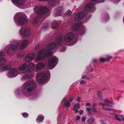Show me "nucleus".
<instances>
[{
	"instance_id": "obj_1",
	"label": "nucleus",
	"mask_w": 124,
	"mask_h": 124,
	"mask_svg": "<svg viewBox=\"0 0 124 124\" xmlns=\"http://www.w3.org/2000/svg\"><path fill=\"white\" fill-rule=\"evenodd\" d=\"M63 39V37L62 35H59L57 36L55 40L57 42L56 44L54 42L51 43L46 46L47 50L43 49L39 50L35 62H37L38 61L43 59L45 57H48L52 55V52L50 50L54 48L56 45L62 46L64 44Z\"/></svg>"
},
{
	"instance_id": "obj_2",
	"label": "nucleus",
	"mask_w": 124,
	"mask_h": 124,
	"mask_svg": "<svg viewBox=\"0 0 124 124\" xmlns=\"http://www.w3.org/2000/svg\"><path fill=\"white\" fill-rule=\"evenodd\" d=\"M36 84L34 80L31 79L25 82L22 85V89L27 90L28 93L25 91H23V95L26 97H29L31 95V93H29L31 92L35 87Z\"/></svg>"
},
{
	"instance_id": "obj_3",
	"label": "nucleus",
	"mask_w": 124,
	"mask_h": 124,
	"mask_svg": "<svg viewBox=\"0 0 124 124\" xmlns=\"http://www.w3.org/2000/svg\"><path fill=\"white\" fill-rule=\"evenodd\" d=\"M50 77V72L49 70H47L45 73H38L37 74L36 79L38 82L43 85L48 82Z\"/></svg>"
},
{
	"instance_id": "obj_4",
	"label": "nucleus",
	"mask_w": 124,
	"mask_h": 124,
	"mask_svg": "<svg viewBox=\"0 0 124 124\" xmlns=\"http://www.w3.org/2000/svg\"><path fill=\"white\" fill-rule=\"evenodd\" d=\"M14 20L19 25L25 24L27 23L26 16L25 14L23 12L16 13L14 16Z\"/></svg>"
},
{
	"instance_id": "obj_5",
	"label": "nucleus",
	"mask_w": 124,
	"mask_h": 124,
	"mask_svg": "<svg viewBox=\"0 0 124 124\" xmlns=\"http://www.w3.org/2000/svg\"><path fill=\"white\" fill-rule=\"evenodd\" d=\"M35 66V64L32 62L29 64L27 68L28 71L24 72L23 73L21 78L22 80L33 77L34 75L32 72L34 70Z\"/></svg>"
},
{
	"instance_id": "obj_6",
	"label": "nucleus",
	"mask_w": 124,
	"mask_h": 124,
	"mask_svg": "<svg viewBox=\"0 0 124 124\" xmlns=\"http://www.w3.org/2000/svg\"><path fill=\"white\" fill-rule=\"evenodd\" d=\"M19 46V42H14L7 46L5 48V50L7 51L8 54L11 55L15 53Z\"/></svg>"
},
{
	"instance_id": "obj_7",
	"label": "nucleus",
	"mask_w": 124,
	"mask_h": 124,
	"mask_svg": "<svg viewBox=\"0 0 124 124\" xmlns=\"http://www.w3.org/2000/svg\"><path fill=\"white\" fill-rule=\"evenodd\" d=\"M12 3L17 7L21 8H27L30 3L25 0H11Z\"/></svg>"
},
{
	"instance_id": "obj_8",
	"label": "nucleus",
	"mask_w": 124,
	"mask_h": 124,
	"mask_svg": "<svg viewBox=\"0 0 124 124\" xmlns=\"http://www.w3.org/2000/svg\"><path fill=\"white\" fill-rule=\"evenodd\" d=\"M82 25V23H75L73 25L71 28L73 30L76 31V33L78 35L79 34L81 35L84 34L85 31V29L84 27L81 29H79L80 27Z\"/></svg>"
},
{
	"instance_id": "obj_9",
	"label": "nucleus",
	"mask_w": 124,
	"mask_h": 124,
	"mask_svg": "<svg viewBox=\"0 0 124 124\" xmlns=\"http://www.w3.org/2000/svg\"><path fill=\"white\" fill-rule=\"evenodd\" d=\"M73 40L74 42L71 44L69 46L75 44L77 41V39L75 38V35L71 32H69L66 34L64 37V40L66 42H70Z\"/></svg>"
},
{
	"instance_id": "obj_10",
	"label": "nucleus",
	"mask_w": 124,
	"mask_h": 124,
	"mask_svg": "<svg viewBox=\"0 0 124 124\" xmlns=\"http://www.w3.org/2000/svg\"><path fill=\"white\" fill-rule=\"evenodd\" d=\"M19 33L22 37H28L31 35V31L29 27H21L19 31Z\"/></svg>"
},
{
	"instance_id": "obj_11",
	"label": "nucleus",
	"mask_w": 124,
	"mask_h": 124,
	"mask_svg": "<svg viewBox=\"0 0 124 124\" xmlns=\"http://www.w3.org/2000/svg\"><path fill=\"white\" fill-rule=\"evenodd\" d=\"M58 62V59L55 56L51 57L48 62V67L50 70L54 68Z\"/></svg>"
},
{
	"instance_id": "obj_12",
	"label": "nucleus",
	"mask_w": 124,
	"mask_h": 124,
	"mask_svg": "<svg viewBox=\"0 0 124 124\" xmlns=\"http://www.w3.org/2000/svg\"><path fill=\"white\" fill-rule=\"evenodd\" d=\"M34 10L37 12L38 15H40L44 14L49 11L48 9L45 7H41L39 8L38 6L35 7Z\"/></svg>"
},
{
	"instance_id": "obj_13",
	"label": "nucleus",
	"mask_w": 124,
	"mask_h": 124,
	"mask_svg": "<svg viewBox=\"0 0 124 124\" xmlns=\"http://www.w3.org/2000/svg\"><path fill=\"white\" fill-rule=\"evenodd\" d=\"M19 74L16 68H12L9 70L7 74V76L9 78L15 77Z\"/></svg>"
},
{
	"instance_id": "obj_14",
	"label": "nucleus",
	"mask_w": 124,
	"mask_h": 124,
	"mask_svg": "<svg viewBox=\"0 0 124 124\" xmlns=\"http://www.w3.org/2000/svg\"><path fill=\"white\" fill-rule=\"evenodd\" d=\"M104 101L105 102L101 103L100 104V105H102L103 106V109L104 110H111L112 109L110 108H111L112 107V103H110L108 100H105Z\"/></svg>"
},
{
	"instance_id": "obj_15",
	"label": "nucleus",
	"mask_w": 124,
	"mask_h": 124,
	"mask_svg": "<svg viewBox=\"0 0 124 124\" xmlns=\"http://www.w3.org/2000/svg\"><path fill=\"white\" fill-rule=\"evenodd\" d=\"M35 54L32 53H31L28 54L25 57V60L27 62L32 61L34 59Z\"/></svg>"
},
{
	"instance_id": "obj_16",
	"label": "nucleus",
	"mask_w": 124,
	"mask_h": 124,
	"mask_svg": "<svg viewBox=\"0 0 124 124\" xmlns=\"http://www.w3.org/2000/svg\"><path fill=\"white\" fill-rule=\"evenodd\" d=\"M85 13L84 11H82L78 14L75 16V19L76 21H78L83 18L85 16Z\"/></svg>"
},
{
	"instance_id": "obj_17",
	"label": "nucleus",
	"mask_w": 124,
	"mask_h": 124,
	"mask_svg": "<svg viewBox=\"0 0 124 124\" xmlns=\"http://www.w3.org/2000/svg\"><path fill=\"white\" fill-rule=\"evenodd\" d=\"M30 19L32 23L35 24L37 23L39 20L38 15L36 14H32L31 16Z\"/></svg>"
},
{
	"instance_id": "obj_18",
	"label": "nucleus",
	"mask_w": 124,
	"mask_h": 124,
	"mask_svg": "<svg viewBox=\"0 0 124 124\" xmlns=\"http://www.w3.org/2000/svg\"><path fill=\"white\" fill-rule=\"evenodd\" d=\"M84 9L87 11H89L91 10L92 12H93L95 9V8L94 4L89 3L85 7Z\"/></svg>"
},
{
	"instance_id": "obj_19",
	"label": "nucleus",
	"mask_w": 124,
	"mask_h": 124,
	"mask_svg": "<svg viewBox=\"0 0 124 124\" xmlns=\"http://www.w3.org/2000/svg\"><path fill=\"white\" fill-rule=\"evenodd\" d=\"M45 66V65L42 62H39L36 65L35 67L36 71L37 72L38 71L41 70L43 69Z\"/></svg>"
},
{
	"instance_id": "obj_20",
	"label": "nucleus",
	"mask_w": 124,
	"mask_h": 124,
	"mask_svg": "<svg viewBox=\"0 0 124 124\" xmlns=\"http://www.w3.org/2000/svg\"><path fill=\"white\" fill-rule=\"evenodd\" d=\"M28 41L27 40H23L20 45V48L23 49L25 48L28 45Z\"/></svg>"
},
{
	"instance_id": "obj_21",
	"label": "nucleus",
	"mask_w": 124,
	"mask_h": 124,
	"mask_svg": "<svg viewBox=\"0 0 124 124\" xmlns=\"http://www.w3.org/2000/svg\"><path fill=\"white\" fill-rule=\"evenodd\" d=\"M27 64L26 63H24L22 64L18 68V70L20 71H23L25 70L27 68Z\"/></svg>"
},
{
	"instance_id": "obj_22",
	"label": "nucleus",
	"mask_w": 124,
	"mask_h": 124,
	"mask_svg": "<svg viewBox=\"0 0 124 124\" xmlns=\"http://www.w3.org/2000/svg\"><path fill=\"white\" fill-rule=\"evenodd\" d=\"M73 100L74 99L72 98L69 99L67 101L65 102L64 104V107H69L70 105V102L73 101Z\"/></svg>"
},
{
	"instance_id": "obj_23",
	"label": "nucleus",
	"mask_w": 124,
	"mask_h": 124,
	"mask_svg": "<svg viewBox=\"0 0 124 124\" xmlns=\"http://www.w3.org/2000/svg\"><path fill=\"white\" fill-rule=\"evenodd\" d=\"M112 58V56H109L107 55L106 57V58L105 59L103 58H101L100 59V61L101 62H103L105 61H108L110 60V59Z\"/></svg>"
},
{
	"instance_id": "obj_24",
	"label": "nucleus",
	"mask_w": 124,
	"mask_h": 124,
	"mask_svg": "<svg viewBox=\"0 0 124 124\" xmlns=\"http://www.w3.org/2000/svg\"><path fill=\"white\" fill-rule=\"evenodd\" d=\"M44 119V117L43 116H38L36 119V122L38 123L42 122Z\"/></svg>"
},
{
	"instance_id": "obj_25",
	"label": "nucleus",
	"mask_w": 124,
	"mask_h": 124,
	"mask_svg": "<svg viewBox=\"0 0 124 124\" xmlns=\"http://www.w3.org/2000/svg\"><path fill=\"white\" fill-rule=\"evenodd\" d=\"M6 62V60L5 58H0V66L5 64Z\"/></svg>"
},
{
	"instance_id": "obj_26",
	"label": "nucleus",
	"mask_w": 124,
	"mask_h": 124,
	"mask_svg": "<svg viewBox=\"0 0 124 124\" xmlns=\"http://www.w3.org/2000/svg\"><path fill=\"white\" fill-rule=\"evenodd\" d=\"M95 121V119L94 118L91 117L88 120L87 122L89 124H92L94 123Z\"/></svg>"
},
{
	"instance_id": "obj_27",
	"label": "nucleus",
	"mask_w": 124,
	"mask_h": 124,
	"mask_svg": "<svg viewBox=\"0 0 124 124\" xmlns=\"http://www.w3.org/2000/svg\"><path fill=\"white\" fill-rule=\"evenodd\" d=\"M49 4L51 6H55L57 4L58 2L54 1V0H52L49 2Z\"/></svg>"
},
{
	"instance_id": "obj_28",
	"label": "nucleus",
	"mask_w": 124,
	"mask_h": 124,
	"mask_svg": "<svg viewBox=\"0 0 124 124\" xmlns=\"http://www.w3.org/2000/svg\"><path fill=\"white\" fill-rule=\"evenodd\" d=\"M51 26L52 28L56 29L58 27V24L56 23V22H54L53 23Z\"/></svg>"
},
{
	"instance_id": "obj_29",
	"label": "nucleus",
	"mask_w": 124,
	"mask_h": 124,
	"mask_svg": "<svg viewBox=\"0 0 124 124\" xmlns=\"http://www.w3.org/2000/svg\"><path fill=\"white\" fill-rule=\"evenodd\" d=\"M115 116L116 119L120 121H121V119L119 118L120 117H121L123 121H124V117H123L122 116H118L117 115H116Z\"/></svg>"
},
{
	"instance_id": "obj_30",
	"label": "nucleus",
	"mask_w": 124,
	"mask_h": 124,
	"mask_svg": "<svg viewBox=\"0 0 124 124\" xmlns=\"http://www.w3.org/2000/svg\"><path fill=\"white\" fill-rule=\"evenodd\" d=\"M101 91H98V95L99 98L100 100L102 99V97L101 95Z\"/></svg>"
},
{
	"instance_id": "obj_31",
	"label": "nucleus",
	"mask_w": 124,
	"mask_h": 124,
	"mask_svg": "<svg viewBox=\"0 0 124 124\" xmlns=\"http://www.w3.org/2000/svg\"><path fill=\"white\" fill-rule=\"evenodd\" d=\"M92 1L96 2L97 3H100L104 2L105 0H91Z\"/></svg>"
},
{
	"instance_id": "obj_32",
	"label": "nucleus",
	"mask_w": 124,
	"mask_h": 124,
	"mask_svg": "<svg viewBox=\"0 0 124 124\" xmlns=\"http://www.w3.org/2000/svg\"><path fill=\"white\" fill-rule=\"evenodd\" d=\"M63 11L62 8V7L58 8L56 10V12L57 13H61Z\"/></svg>"
},
{
	"instance_id": "obj_33",
	"label": "nucleus",
	"mask_w": 124,
	"mask_h": 124,
	"mask_svg": "<svg viewBox=\"0 0 124 124\" xmlns=\"http://www.w3.org/2000/svg\"><path fill=\"white\" fill-rule=\"evenodd\" d=\"M5 70H8L10 68V66L9 65H6L4 67H3Z\"/></svg>"
},
{
	"instance_id": "obj_34",
	"label": "nucleus",
	"mask_w": 124,
	"mask_h": 124,
	"mask_svg": "<svg viewBox=\"0 0 124 124\" xmlns=\"http://www.w3.org/2000/svg\"><path fill=\"white\" fill-rule=\"evenodd\" d=\"M79 104H75L74 105V107L73 108V110H75V108L77 109L79 108Z\"/></svg>"
},
{
	"instance_id": "obj_35",
	"label": "nucleus",
	"mask_w": 124,
	"mask_h": 124,
	"mask_svg": "<svg viewBox=\"0 0 124 124\" xmlns=\"http://www.w3.org/2000/svg\"><path fill=\"white\" fill-rule=\"evenodd\" d=\"M104 18L105 19H106V21H107L109 19V16L107 14L104 16Z\"/></svg>"
},
{
	"instance_id": "obj_36",
	"label": "nucleus",
	"mask_w": 124,
	"mask_h": 124,
	"mask_svg": "<svg viewBox=\"0 0 124 124\" xmlns=\"http://www.w3.org/2000/svg\"><path fill=\"white\" fill-rule=\"evenodd\" d=\"M67 15L68 16H70L72 14L70 10H68L66 12Z\"/></svg>"
},
{
	"instance_id": "obj_37",
	"label": "nucleus",
	"mask_w": 124,
	"mask_h": 124,
	"mask_svg": "<svg viewBox=\"0 0 124 124\" xmlns=\"http://www.w3.org/2000/svg\"><path fill=\"white\" fill-rule=\"evenodd\" d=\"M22 116L24 117H28V114L27 113H24L23 114Z\"/></svg>"
},
{
	"instance_id": "obj_38",
	"label": "nucleus",
	"mask_w": 124,
	"mask_h": 124,
	"mask_svg": "<svg viewBox=\"0 0 124 124\" xmlns=\"http://www.w3.org/2000/svg\"><path fill=\"white\" fill-rule=\"evenodd\" d=\"M16 62L15 61H11L10 62V64L11 66H14L15 65Z\"/></svg>"
},
{
	"instance_id": "obj_39",
	"label": "nucleus",
	"mask_w": 124,
	"mask_h": 124,
	"mask_svg": "<svg viewBox=\"0 0 124 124\" xmlns=\"http://www.w3.org/2000/svg\"><path fill=\"white\" fill-rule=\"evenodd\" d=\"M92 110V111L94 112H97V110L96 109V108L94 107H93L91 108Z\"/></svg>"
},
{
	"instance_id": "obj_40",
	"label": "nucleus",
	"mask_w": 124,
	"mask_h": 124,
	"mask_svg": "<svg viewBox=\"0 0 124 124\" xmlns=\"http://www.w3.org/2000/svg\"><path fill=\"white\" fill-rule=\"evenodd\" d=\"M4 71H5V70L3 67L0 68V72H2Z\"/></svg>"
},
{
	"instance_id": "obj_41",
	"label": "nucleus",
	"mask_w": 124,
	"mask_h": 124,
	"mask_svg": "<svg viewBox=\"0 0 124 124\" xmlns=\"http://www.w3.org/2000/svg\"><path fill=\"white\" fill-rule=\"evenodd\" d=\"M4 54L3 52L2 51H0V57L2 56Z\"/></svg>"
},
{
	"instance_id": "obj_42",
	"label": "nucleus",
	"mask_w": 124,
	"mask_h": 124,
	"mask_svg": "<svg viewBox=\"0 0 124 124\" xmlns=\"http://www.w3.org/2000/svg\"><path fill=\"white\" fill-rule=\"evenodd\" d=\"M77 101L78 102H79L80 101V97L79 96H78L77 97Z\"/></svg>"
},
{
	"instance_id": "obj_43",
	"label": "nucleus",
	"mask_w": 124,
	"mask_h": 124,
	"mask_svg": "<svg viewBox=\"0 0 124 124\" xmlns=\"http://www.w3.org/2000/svg\"><path fill=\"white\" fill-rule=\"evenodd\" d=\"M83 110H80L79 111V114L80 115H81L82 114H83Z\"/></svg>"
},
{
	"instance_id": "obj_44",
	"label": "nucleus",
	"mask_w": 124,
	"mask_h": 124,
	"mask_svg": "<svg viewBox=\"0 0 124 124\" xmlns=\"http://www.w3.org/2000/svg\"><path fill=\"white\" fill-rule=\"evenodd\" d=\"M65 47L64 46H63L61 50V51H63L65 50Z\"/></svg>"
},
{
	"instance_id": "obj_45",
	"label": "nucleus",
	"mask_w": 124,
	"mask_h": 124,
	"mask_svg": "<svg viewBox=\"0 0 124 124\" xmlns=\"http://www.w3.org/2000/svg\"><path fill=\"white\" fill-rule=\"evenodd\" d=\"M85 83V81H84L83 80H81V81L80 82V83L81 84H84V83Z\"/></svg>"
},
{
	"instance_id": "obj_46",
	"label": "nucleus",
	"mask_w": 124,
	"mask_h": 124,
	"mask_svg": "<svg viewBox=\"0 0 124 124\" xmlns=\"http://www.w3.org/2000/svg\"><path fill=\"white\" fill-rule=\"evenodd\" d=\"M57 124H64V123L63 122H62V121H60Z\"/></svg>"
},
{
	"instance_id": "obj_47",
	"label": "nucleus",
	"mask_w": 124,
	"mask_h": 124,
	"mask_svg": "<svg viewBox=\"0 0 124 124\" xmlns=\"http://www.w3.org/2000/svg\"><path fill=\"white\" fill-rule=\"evenodd\" d=\"M82 120L83 122L85 121V118L84 117H83L82 118Z\"/></svg>"
},
{
	"instance_id": "obj_48",
	"label": "nucleus",
	"mask_w": 124,
	"mask_h": 124,
	"mask_svg": "<svg viewBox=\"0 0 124 124\" xmlns=\"http://www.w3.org/2000/svg\"><path fill=\"white\" fill-rule=\"evenodd\" d=\"M86 109L89 112H90L91 110V108H86Z\"/></svg>"
},
{
	"instance_id": "obj_49",
	"label": "nucleus",
	"mask_w": 124,
	"mask_h": 124,
	"mask_svg": "<svg viewBox=\"0 0 124 124\" xmlns=\"http://www.w3.org/2000/svg\"><path fill=\"white\" fill-rule=\"evenodd\" d=\"M80 119V116H77L76 118V119L77 120H79Z\"/></svg>"
},
{
	"instance_id": "obj_50",
	"label": "nucleus",
	"mask_w": 124,
	"mask_h": 124,
	"mask_svg": "<svg viewBox=\"0 0 124 124\" xmlns=\"http://www.w3.org/2000/svg\"><path fill=\"white\" fill-rule=\"evenodd\" d=\"M86 106H90L91 105V104L90 103H86Z\"/></svg>"
},
{
	"instance_id": "obj_51",
	"label": "nucleus",
	"mask_w": 124,
	"mask_h": 124,
	"mask_svg": "<svg viewBox=\"0 0 124 124\" xmlns=\"http://www.w3.org/2000/svg\"><path fill=\"white\" fill-rule=\"evenodd\" d=\"M101 124H107V123L105 121H104L101 123Z\"/></svg>"
},
{
	"instance_id": "obj_52",
	"label": "nucleus",
	"mask_w": 124,
	"mask_h": 124,
	"mask_svg": "<svg viewBox=\"0 0 124 124\" xmlns=\"http://www.w3.org/2000/svg\"><path fill=\"white\" fill-rule=\"evenodd\" d=\"M39 46V45H38L35 47V49H37L38 48V47Z\"/></svg>"
},
{
	"instance_id": "obj_53",
	"label": "nucleus",
	"mask_w": 124,
	"mask_h": 124,
	"mask_svg": "<svg viewBox=\"0 0 124 124\" xmlns=\"http://www.w3.org/2000/svg\"><path fill=\"white\" fill-rule=\"evenodd\" d=\"M36 1H47L49 0H35Z\"/></svg>"
},
{
	"instance_id": "obj_54",
	"label": "nucleus",
	"mask_w": 124,
	"mask_h": 124,
	"mask_svg": "<svg viewBox=\"0 0 124 124\" xmlns=\"http://www.w3.org/2000/svg\"><path fill=\"white\" fill-rule=\"evenodd\" d=\"M46 27H44V28H43V26H42V28L43 29H44L45 28H46L47 27H48V25L47 24H46Z\"/></svg>"
},
{
	"instance_id": "obj_55",
	"label": "nucleus",
	"mask_w": 124,
	"mask_h": 124,
	"mask_svg": "<svg viewBox=\"0 0 124 124\" xmlns=\"http://www.w3.org/2000/svg\"><path fill=\"white\" fill-rule=\"evenodd\" d=\"M86 77L85 76H83L82 77V79H84V78H85L86 79Z\"/></svg>"
},
{
	"instance_id": "obj_56",
	"label": "nucleus",
	"mask_w": 124,
	"mask_h": 124,
	"mask_svg": "<svg viewBox=\"0 0 124 124\" xmlns=\"http://www.w3.org/2000/svg\"><path fill=\"white\" fill-rule=\"evenodd\" d=\"M66 99H67V98H66L65 97V98H63V99L62 101V102H63V101H65V100H66Z\"/></svg>"
},
{
	"instance_id": "obj_57",
	"label": "nucleus",
	"mask_w": 124,
	"mask_h": 124,
	"mask_svg": "<svg viewBox=\"0 0 124 124\" xmlns=\"http://www.w3.org/2000/svg\"><path fill=\"white\" fill-rule=\"evenodd\" d=\"M75 110V112L76 113H77V112H78V110L77 109L75 108V110Z\"/></svg>"
},
{
	"instance_id": "obj_58",
	"label": "nucleus",
	"mask_w": 124,
	"mask_h": 124,
	"mask_svg": "<svg viewBox=\"0 0 124 124\" xmlns=\"http://www.w3.org/2000/svg\"><path fill=\"white\" fill-rule=\"evenodd\" d=\"M96 60L95 59H94L93 60V62L94 63H95L96 62Z\"/></svg>"
},
{
	"instance_id": "obj_59",
	"label": "nucleus",
	"mask_w": 124,
	"mask_h": 124,
	"mask_svg": "<svg viewBox=\"0 0 124 124\" xmlns=\"http://www.w3.org/2000/svg\"><path fill=\"white\" fill-rule=\"evenodd\" d=\"M22 55H21V54H19V55H17V56L18 57H19V56H22Z\"/></svg>"
},
{
	"instance_id": "obj_60",
	"label": "nucleus",
	"mask_w": 124,
	"mask_h": 124,
	"mask_svg": "<svg viewBox=\"0 0 124 124\" xmlns=\"http://www.w3.org/2000/svg\"><path fill=\"white\" fill-rule=\"evenodd\" d=\"M121 0H117V2H116V3H118Z\"/></svg>"
},
{
	"instance_id": "obj_61",
	"label": "nucleus",
	"mask_w": 124,
	"mask_h": 124,
	"mask_svg": "<svg viewBox=\"0 0 124 124\" xmlns=\"http://www.w3.org/2000/svg\"><path fill=\"white\" fill-rule=\"evenodd\" d=\"M60 116V114H59L58 115V116L59 117Z\"/></svg>"
},
{
	"instance_id": "obj_62",
	"label": "nucleus",
	"mask_w": 124,
	"mask_h": 124,
	"mask_svg": "<svg viewBox=\"0 0 124 124\" xmlns=\"http://www.w3.org/2000/svg\"><path fill=\"white\" fill-rule=\"evenodd\" d=\"M92 90V89H89V91H90V90Z\"/></svg>"
},
{
	"instance_id": "obj_63",
	"label": "nucleus",
	"mask_w": 124,
	"mask_h": 124,
	"mask_svg": "<svg viewBox=\"0 0 124 124\" xmlns=\"http://www.w3.org/2000/svg\"><path fill=\"white\" fill-rule=\"evenodd\" d=\"M57 15L58 16H61V15Z\"/></svg>"
}]
</instances>
